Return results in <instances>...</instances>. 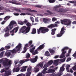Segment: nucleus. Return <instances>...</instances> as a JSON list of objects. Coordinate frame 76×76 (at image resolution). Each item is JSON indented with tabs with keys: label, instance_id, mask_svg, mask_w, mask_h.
Returning a JSON list of instances; mask_svg holds the SVG:
<instances>
[{
	"label": "nucleus",
	"instance_id": "1",
	"mask_svg": "<svg viewBox=\"0 0 76 76\" xmlns=\"http://www.w3.org/2000/svg\"><path fill=\"white\" fill-rule=\"evenodd\" d=\"M61 6L60 4H59L58 5H56L53 7V10L55 12L60 13V15H64V13H67V12H68L69 10L63 8H60ZM58 8H59V10L57 9Z\"/></svg>",
	"mask_w": 76,
	"mask_h": 76
},
{
	"label": "nucleus",
	"instance_id": "2",
	"mask_svg": "<svg viewBox=\"0 0 76 76\" xmlns=\"http://www.w3.org/2000/svg\"><path fill=\"white\" fill-rule=\"evenodd\" d=\"M16 21L13 20L11 21L8 26L4 28V31L6 33L5 34V37L9 36V33L10 31V30H12V29L13 28L14 25H16Z\"/></svg>",
	"mask_w": 76,
	"mask_h": 76
},
{
	"label": "nucleus",
	"instance_id": "3",
	"mask_svg": "<svg viewBox=\"0 0 76 76\" xmlns=\"http://www.w3.org/2000/svg\"><path fill=\"white\" fill-rule=\"evenodd\" d=\"M49 31L50 29L46 27H41L39 29H37V32L38 34H40V33L45 34Z\"/></svg>",
	"mask_w": 76,
	"mask_h": 76
},
{
	"label": "nucleus",
	"instance_id": "4",
	"mask_svg": "<svg viewBox=\"0 0 76 76\" xmlns=\"http://www.w3.org/2000/svg\"><path fill=\"white\" fill-rule=\"evenodd\" d=\"M8 59L7 58H5L4 60L1 59L0 60V62L3 61L2 63L3 64L4 66H5V67H7V66H9L11 65V62H12V61H8Z\"/></svg>",
	"mask_w": 76,
	"mask_h": 76
},
{
	"label": "nucleus",
	"instance_id": "5",
	"mask_svg": "<svg viewBox=\"0 0 76 76\" xmlns=\"http://www.w3.org/2000/svg\"><path fill=\"white\" fill-rule=\"evenodd\" d=\"M22 46V45L20 43H19L15 48L11 51V52L12 53L15 54L16 53V52H18V51H20V48H21V47Z\"/></svg>",
	"mask_w": 76,
	"mask_h": 76
},
{
	"label": "nucleus",
	"instance_id": "6",
	"mask_svg": "<svg viewBox=\"0 0 76 76\" xmlns=\"http://www.w3.org/2000/svg\"><path fill=\"white\" fill-rule=\"evenodd\" d=\"M71 22L72 21L69 19H64L63 20H61V23H62V24H63L64 23H64V25H67V26H69L70 25Z\"/></svg>",
	"mask_w": 76,
	"mask_h": 76
},
{
	"label": "nucleus",
	"instance_id": "7",
	"mask_svg": "<svg viewBox=\"0 0 76 76\" xmlns=\"http://www.w3.org/2000/svg\"><path fill=\"white\" fill-rule=\"evenodd\" d=\"M69 48L68 47H65L62 49L61 51H62V53L61 56H60L61 58H63L65 57V54L66 53V51H64V50H69Z\"/></svg>",
	"mask_w": 76,
	"mask_h": 76
},
{
	"label": "nucleus",
	"instance_id": "8",
	"mask_svg": "<svg viewBox=\"0 0 76 76\" xmlns=\"http://www.w3.org/2000/svg\"><path fill=\"white\" fill-rule=\"evenodd\" d=\"M65 31H66V28H64V27L62 28L60 31V34H58L57 35V37H61V36L64 34L65 32Z\"/></svg>",
	"mask_w": 76,
	"mask_h": 76
},
{
	"label": "nucleus",
	"instance_id": "9",
	"mask_svg": "<svg viewBox=\"0 0 76 76\" xmlns=\"http://www.w3.org/2000/svg\"><path fill=\"white\" fill-rule=\"evenodd\" d=\"M47 67H48V65L47 64H45L43 67V68H44V69L43 71L42 72V73H43V74H45V73H47Z\"/></svg>",
	"mask_w": 76,
	"mask_h": 76
},
{
	"label": "nucleus",
	"instance_id": "10",
	"mask_svg": "<svg viewBox=\"0 0 76 76\" xmlns=\"http://www.w3.org/2000/svg\"><path fill=\"white\" fill-rule=\"evenodd\" d=\"M17 1L15 0H10V1H8V3H10L12 4H16L17 5H20V4L19 3H17Z\"/></svg>",
	"mask_w": 76,
	"mask_h": 76
},
{
	"label": "nucleus",
	"instance_id": "11",
	"mask_svg": "<svg viewBox=\"0 0 76 76\" xmlns=\"http://www.w3.org/2000/svg\"><path fill=\"white\" fill-rule=\"evenodd\" d=\"M31 29V27H26L24 31H22V33H25V34H27L29 32Z\"/></svg>",
	"mask_w": 76,
	"mask_h": 76
},
{
	"label": "nucleus",
	"instance_id": "12",
	"mask_svg": "<svg viewBox=\"0 0 76 76\" xmlns=\"http://www.w3.org/2000/svg\"><path fill=\"white\" fill-rule=\"evenodd\" d=\"M57 24L56 23L51 24L50 25L48 26H47V28H50V29H52L53 28H55L56 26H57Z\"/></svg>",
	"mask_w": 76,
	"mask_h": 76
},
{
	"label": "nucleus",
	"instance_id": "13",
	"mask_svg": "<svg viewBox=\"0 0 76 76\" xmlns=\"http://www.w3.org/2000/svg\"><path fill=\"white\" fill-rule=\"evenodd\" d=\"M18 29H19V27H17L14 28V29H13L12 31H10V32L11 33L12 32L13 33H16L17 32H18Z\"/></svg>",
	"mask_w": 76,
	"mask_h": 76
},
{
	"label": "nucleus",
	"instance_id": "14",
	"mask_svg": "<svg viewBox=\"0 0 76 76\" xmlns=\"http://www.w3.org/2000/svg\"><path fill=\"white\" fill-rule=\"evenodd\" d=\"M37 59H38V56H36L34 58H33L30 60L32 63H35L37 61Z\"/></svg>",
	"mask_w": 76,
	"mask_h": 76
},
{
	"label": "nucleus",
	"instance_id": "15",
	"mask_svg": "<svg viewBox=\"0 0 76 76\" xmlns=\"http://www.w3.org/2000/svg\"><path fill=\"white\" fill-rule=\"evenodd\" d=\"M20 70V68L19 67H17L16 68H14L12 70L13 72H18Z\"/></svg>",
	"mask_w": 76,
	"mask_h": 76
},
{
	"label": "nucleus",
	"instance_id": "16",
	"mask_svg": "<svg viewBox=\"0 0 76 76\" xmlns=\"http://www.w3.org/2000/svg\"><path fill=\"white\" fill-rule=\"evenodd\" d=\"M10 50H7L6 51V53L5 54V56H8V57H10L11 56V53L9 52Z\"/></svg>",
	"mask_w": 76,
	"mask_h": 76
},
{
	"label": "nucleus",
	"instance_id": "17",
	"mask_svg": "<svg viewBox=\"0 0 76 76\" xmlns=\"http://www.w3.org/2000/svg\"><path fill=\"white\" fill-rule=\"evenodd\" d=\"M25 10H28L30 12H34V13H37V11L31 10V9L29 8H26Z\"/></svg>",
	"mask_w": 76,
	"mask_h": 76
},
{
	"label": "nucleus",
	"instance_id": "18",
	"mask_svg": "<svg viewBox=\"0 0 76 76\" xmlns=\"http://www.w3.org/2000/svg\"><path fill=\"white\" fill-rule=\"evenodd\" d=\"M27 67H28V66H26L22 67V69L20 70V72H25V71H26V68H27Z\"/></svg>",
	"mask_w": 76,
	"mask_h": 76
},
{
	"label": "nucleus",
	"instance_id": "19",
	"mask_svg": "<svg viewBox=\"0 0 76 76\" xmlns=\"http://www.w3.org/2000/svg\"><path fill=\"white\" fill-rule=\"evenodd\" d=\"M32 42H33L32 40H30L28 42V45L30 46V47H34V45L32 44Z\"/></svg>",
	"mask_w": 76,
	"mask_h": 76
},
{
	"label": "nucleus",
	"instance_id": "20",
	"mask_svg": "<svg viewBox=\"0 0 76 76\" xmlns=\"http://www.w3.org/2000/svg\"><path fill=\"white\" fill-rule=\"evenodd\" d=\"M54 72H55V70L54 69H49L48 72H46V73H54Z\"/></svg>",
	"mask_w": 76,
	"mask_h": 76
},
{
	"label": "nucleus",
	"instance_id": "21",
	"mask_svg": "<svg viewBox=\"0 0 76 76\" xmlns=\"http://www.w3.org/2000/svg\"><path fill=\"white\" fill-rule=\"evenodd\" d=\"M5 74L6 75V76H9L11 75V72L9 70L5 71Z\"/></svg>",
	"mask_w": 76,
	"mask_h": 76
},
{
	"label": "nucleus",
	"instance_id": "22",
	"mask_svg": "<svg viewBox=\"0 0 76 76\" xmlns=\"http://www.w3.org/2000/svg\"><path fill=\"white\" fill-rule=\"evenodd\" d=\"M29 59H26L25 61H24L23 60H22L20 61V64H23V63H24L25 62L28 61H29Z\"/></svg>",
	"mask_w": 76,
	"mask_h": 76
},
{
	"label": "nucleus",
	"instance_id": "23",
	"mask_svg": "<svg viewBox=\"0 0 76 76\" xmlns=\"http://www.w3.org/2000/svg\"><path fill=\"white\" fill-rule=\"evenodd\" d=\"M64 65H63V66L62 67H61L60 69V70H59V72H63V71H64Z\"/></svg>",
	"mask_w": 76,
	"mask_h": 76
},
{
	"label": "nucleus",
	"instance_id": "24",
	"mask_svg": "<svg viewBox=\"0 0 76 76\" xmlns=\"http://www.w3.org/2000/svg\"><path fill=\"white\" fill-rule=\"evenodd\" d=\"M26 26H23L21 28V29H20V32H21L22 33V31H24L25 29H26Z\"/></svg>",
	"mask_w": 76,
	"mask_h": 76
},
{
	"label": "nucleus",
	"instance_id": "25",
	"mask_svg": "<svg viewBox=\"0 0 76 76\" xmlns=\"http://www.w3.org/2000/svg\"><path fill=\"white\" fill-rule=\"evenodd\" d=\"M44 47H45V45H44V44H43L42 45H41L37 49V50H41V49H43L44 48Z\"/></svg>",
	"mask_w": 76,
	"mask_h": 76
},
{
	"label": "nucleus",
	"instance_id": "26",
	"mask_svg": "<svg viewBox=\"0 0 76 76\" xmlns=\"http://www.w3.org/2000/svg\"><path fill=\"white\" fill-rule=\"evenodd\" d=\"M49 20L47 18H44L43 19V22H44L45 23H48Z\"/></svg>",
	"mask_w": 76,
	"mask_h": 76
},
{
	"label": "nucleus",
	"instance_id": "27",
	"mask_svg": "<svg viewBox=\"0 0 76 76\" xmlns=\"http://www.w3.org/2000/svg\"><path fill=\"white\" fill-rule=\"evenodd\" d=\"M44 65V64L42 62H40L39 64L37 65V67H40L41 68L43 67V65Z\"/></svg>",
	"mask_w": 76,
	"mask_h": 76
},
{
	"label": "nucleus",
	"instance_id": "28",
	"mask_svg": "<svg viewBox=\"0 0 76 76\" xmlns=\"http://www.w3.org/2000/svg\"><path fill=\"white\" fill-rule=\"evenodd\" d=\"M59 60H55L54 61V64L55 66H58V61Z\"/></svg>",
	"mask_w": 76,
	"mask_h": 76
},
{
	"label": "nucleus",
	"instance_id": "29",
	"mask_svg": "<svg viewBox=\"0 0 76 76\" xmlns=\"http://www.w3.org/2000/svg\"><path fill=\"white\" fill-rule=\"evenodd\" d=\"M10 18V16H7L4 18V20H5L6 22V21H7V20H9Z\"/></svg>",
	"mask_w": 76,
	"mask_h": 76
},
{
	"label": "nucleus",
	"instance_id": "30",
	"mask_svg": "<svg viewBox=\"0 0 76 76\" xmlns=\"http://www.w3.org/2000/svg\"><path fill=\"white\" fill-rule=\"evenodd\" d=\"M31 15V14H30L29 12H27L26 14H25V13H21L20 14V15L21 16H24V15Z\"/></svg>",
	"mask_w": 76,
	"mask_h": 76
},
{
	"label": "nucleus",
	"instance_id": "31",
	"mask_svg": "<svg viewBox=\"0 0 76 76\" xmlns=\"http://www.w3.org/2000/svg\"><path fill=\"white\" fill-rule=\"evenodd\" d=\"M45 56H47V57H48V56H50V53L48 51H46L45 53Z\"/></svg>",
	"mask_w": 76,
	"mask_h": 76
},
{
	"label": "nucleus",
	"instance_id": "32",
	"mask_svg": "<svg viewBox=\"0 0 76 76\" xmlns=\"http://www.w3.org/2000/svg\"><path fill=\"white\" fill-rule=\"evenodd\" d=\"M49 50L50 53H51V54H54L55 52L54 50L52 49H49Z\"/></svg>",
	"mask_w": 76,
	"mask_h": 76
},
{
	"label": "nucleus",
	"instance_id": "33",
	"mask_svg": "<svg viewBox=\"0 0 76 76\" xmlns=\"http://www.w3.org/2000/svg\"><path fill=\"white\" fill-rule=\"evenodd\" d=\"M36 29H35V28H33L31 33L32 34H36Z\"/></svg>",
	"mask_w": 76,
	"mask_h": 76
},
{
	"label": "nucleus",
	"instance_id": "34",
	"mask_svg": "<svg viewBox=\"0 0 76 76\" xmlns=\"http://www.w3.org/2000/svg\"><path fill=\"white\" fill-rule=\"evenodd\" d=\"M31 69L32 67L31 66L29 67L27 69V71L28 72V73H29V72H31Z\"/></svg>",
	"mask_w": 76,
	"mask_h": 76
},
{
	"label": "nucleus",
	"instance_id": "35",
	"mask_svg": "<svg viewBox=\"0 0 76 76\" xmlns=\"http://www.w3.org/2000/svg\"><path fill=\"white\" fill-rule=\"evenodd\" d=\"M34 71L35 72V73H37L38 72L39 70V68H34Z\"/></svg>",
	"mask_w": 76,
	"mask_h": 76
},
{
	"label": "nucleus",
	"instance_id": "36",
	"mask_svg": "<svg viewBox=\"0 0 76 76\" xmlns=\"http://www.w3.org/2000/svg\"><path fill=\"white\" fill-rule=\"evenodd\" d=\"M26 25L27 27H31L32 26V24L29 22L26 23Z\"/></svg>",
	"mask_w": 76,
	"mask_h": 76
},
{
	"label": "nucleus",
	"instance_id": "37",
	"mask_svg": "<svg viewBox=\"0 0 76 76\" xmlns=\"http://www.w3.org/2000/svg\"><path fill=\"white\" fill-rule=\"evenodd\" d=\"M30 56L31 55L29 53H27V54H26V57L27 58H29Z\"/></svg>",
	"mask_w": 76,
	"mask_h": 76
},
{
	"label": "nucleus",
	"instance_id": "38",
	"mask_svg": "<svg viewBox=\"0 0 76 76\" xmlns=\"http://www.w3.org/2000/svg\"><path fill=\"white\" fill-rule=\"evenodd\" d=\"M23 53H26V51H27V48H26V47H25L23 48Z\"/></svg>",
	"mask_w": 76,
	"mask_h": 76
},
{
	"label": "nucleus",
	"instance_id": "39",
	"mask_svg": "<svg viewBox=\"0 0 76 76\" xmlns=\"http://www.w3.org/2000/svg\"><path fill=\"white\" fill-rule=\"evenodd\" d=\"M11 46L10 45H8L7 46H6L5 47V48L6 50H9Z\"/></svg>",
	"mask_w": 76,
	"mask_h": 76
},
{
	"label": "nucleus",
	"instance_id": "40",
	"mask_svg": "<svg viewBox=\"0 0 76 76\" xmlns=\"http://www.w3.org/2000/svg\"><path fill=\"white\" fill-rule=\"evenodd\" d=\"M53 63V61L52 60H50L49 62H48V64H49V65H51V64H52Z\"/></svg>",
	"mask_w": 76,
	"mask_h": 76
},
{
	"label": "nucleus",
	"instance_id": "41",
	"mask_svg": "<svg viewBox=\"0 0 76 76\" xmlns=\"http://www.w3.org/2000/svg\"><path fill=\"white\" fill-rule=\"evenodd\" d=\"M48 1L50 3H53L55 2V0H49Z\"/></svg>",
	"mask_w": 76,
	"mask_h": 76
},
{
	"label": "nucleus",
	"instance_id": "42",
	"mask_svg": "<svg viewBox=\"0 0 76 76\" xmlns=\"http://www.w3.org/2000/svg\"><path fill=\"white\" fill-rule=\"evenodd\" d=\"M62 75H63V73L60 72L58 73V76H61Z\"/></svg>",
	"mask_w": 76,
	"mask_h": 76
},
{
	"label": "nucleus",
	"instance_id": "43",
	"mask_svg": "<svg viewBox=\"0 0 76 76\" xmlns=\"http://www.w3.org/2000/svg\"><path fill=\"white\" fill-rule=\"evenodd\" d=\"M57 19L56 18H53L52 19V21H53V22H55V21H56V20H57Z\"/></svg>",
	"mask_w": 76,
	"mask_h": 76
},
{
	"label": "nucleus",
	"instance_id": "44",
	"mask_svg": "<svg viewBox=\"0 0 76 76\" xmlns=\"http://www.w3.org/2000/svg\"><path fill=\"white\" fill-rule=\"evenodd\" d=\"M15 10L16 12H22L21 10L18 9H15Z\"/></svg>",
	"mask_w": 76,
	"mask_h": 76
},
{
	"label": "nucleus",
	"instance_id": "45",
	"mask_svg": "<svg viewBox=\"0 0 76 76\" xmlns=\"http://www.w3.org/2000/svg\"><path fill=\"white\" fill-rule=\"evenodd\" d=\"M18 23L19 24H20V25H23L24 23H23V22L22 21H19Z\"/></svg>",
	"mask_w": 76,
	"mask_h": 76
},
{
	"label": "nucleus",
	"instance_id": "46",
	"mask_svg": "<svg viewBox=\"0 0 76 76\" xmlns=\"http://www.w3.org/2000/svg\"><path fill=\"white\" fill-rule=\"evenodd\" d=\"M5 10H6V12H10V10L9 9L7 8H4Z\"/></svg>",
	"mask_w": 76,
	"mask_h": 76
},
{
	"label": "nucleus",
	"instance_id": "47",
	"mask_svg": "<svg viewBox=\"0 0 76 76\" xmlns=\"http://www.w3.org/2000/svg\"><path fill=\"white\" fill-rule=\"evenodd\" d=\"M57 30V28H53L51 30V31L52 32H56V31Z\"/></svg>",
	"mask_w": 76,
	"mask_h": 76
},
{
	"label": "nucleus",
	"instance_id": "48",
	"mask_svg": "<svg viewBox=\"0 0 76 76\" xmlns=\"http://www.w3.org/2000/svg\"><path fill=\"white\" fill-rule=\"evenodd\" d=\"M31 74V72H28L26 73V76H30Z\"/></svg>",
	"mask_w": 76,
	"mask_h": 76
},
{
	"label": "nucleus",
	"instance_id": "49",
	"mask_svg": "<svg viewBox=\"0 0 76 76\" xmlns=\"http://www.w3.org/2000/svg\"><path fill=\"white\" fill-rule=\"evenodd\" d=\"M30 19L33 23H34V20L33 17H30Z\"/></svg>",
	"mask_w": 76,
	"mask_h": 76
},
{
	"label": "nucleus",
	"instance_id": "50",
	"mask_svg": "<svg viewBox=\"0 0 76 76\" xmlns=\"http://www.w3.org/2000/svg\"><path fill=\"white\" fill-rule=\"evenodd\" d=\"M47 12H48V13H49L50 14V15H53V13L51 12L49 10H47L46 11Z\"/></svg>",
	"mask_w": 76,
	"mask_h": 76
},
{
	"label": "nucleus",
	"instance_id": "51",
	"mask_svg": "<svg viewBox=\"0 0 76 76\" xmlns=\"http://www.w3.org/2000/svg\"><path fill=\"white\" fill-rule=\"evenodd\" d=\"M4 54V52H2L0 54V57H3V54Z\"/></svg>",
	"mask_w": 76,
	"mask_h": 76
},
{
	"label": "nucleus",
	"instance_id": "52",
	"mask_svg": "<svg viewBox=\"0 0 76 76\" xmlns=\"http://www.w3.org/2000/svg\"><path fill=\"white\" fill-rule=\"evenodd\" d=\"M23 23H25V24H26L28 22V20H25L23 21Z\"/></svg>",
	"mask_w": 76,
	"mask_h": 76
},
{
	"label": "nucleus",
	"instance_id": "53",
	"mask_svg": "<svg viewBox=\"0 0 76 76\" xmlns=\"http://www.w3.org/2000/svg\"><path fill=\"white\" fill-rule=\"evenodd\" d=\"M5 72V70L4 69H3L1 70V73H3V72Z\"/></svg>",
	"mask_w": 76,
	"mask_h": 76
},
{
	"label": "nucleus",
	"instance_id": "54",
	"mask_svg": "<svg viewBox=\"0 0 76 76\" xmlns=\"http://www.w3.org/2000/svg\"><path fill=\"white\" fill-rule=\"evenodd\" d=\"M71 58H68L67 59L66 61L68 62L69 61H70V60H71Z\"/></svg>",
	"mask_w": 76,
	"mask_h": 76
},
{
	"label": "nucleus",
	"instance_id": "55",
	"mask_svg": "<svg viewBox=\"0 0 76 76\" xmlns=\"http://www.w3.org/2000/svg\"><path fill=\"white\" fill-rule=\"evenodd\" d=\"M35 7H37L38 8H41V5H35Z\"/></svg>",
	"mask_w": 76,
	"mask_h": 76
},
{
	"label": "nucleus",
	"instance_id": "56",
	"mask_svg": "<svg viewBox=\"0 0 76 76\" xmlns=\"http://www.w3.org/2000/svg\"><path fill=\"white\" fill-rule=\"evenodd\" d=\"M72 69L74 70H76V65H75L74 66H73L72 68Z\"/></svg>",
	"mask_w": 76,
	"mask_h": 76
},
{
	"label": "nucleus",
	"instance_id": "57",
	"mask_svg": "<svg viewBox=\"0 0 76 76\" xmlns=\"http://www.w3.org/2000/svg\"><path fill=\"white\" fill-rule=\"evenodd\" d=\"M19 61L16 60L14 62L15 64H17L18 63H19Z\"/></svg>",
	"mask_w": 76,
	"mask_h": 76
},
{
	"label": "nucleus",
	"instance_id": "58",
	"mask_svg": "<svg viewBox=\"0 0 76 76\" xmlns=\"http://www.w3.org/2000/svg\"><path fill=\"white\" fill-rule=\"evenodd\" d=\"M71 51H72V49H70L68 51V54H70L71 53Z\"/></svg>",
	"mask_w": 76,
	"mask_h": 76
},
{
	"label": "nucleus",
	"instance_id": "59",
	"mask_svg": "<svg viewBox=\"0 0 76 76\" xmlns=\"http://www.w3.org/2000/svg\"><path fill=\"white\" fill-rule=\"evenodd\" d=\"M3 50H4V48H2L0 49V51H3Z\"/></svg>",
	"mask_w": 76,
	"mask_h": 76
},
{
	"label": "nucleus",
	"instance_id": "60",
	"mask_svg": "<svg viewBox=\"0 0 76 76\" xmlns=\"http://www.w3.org/2000/svg\"><path fill=\"white\" fill-rule=\"evenodd\" d=\"M3 9H4V7H0V11L2 10Z\"/></svg>",
	"mask_w": 76,
	"mask_h": 76
},
{
	"label": "nucleus",
	"instance_id": "61",
	"mask_svg": "<svg viewBox=\"0 0 76 76\" xmlns=\"http://www.w3.org/2000/svg\"><path fill=\"white\" fill-rule=\"evenodd\" d=\"M14 15L15 16H19V14L18 13H14Z\"/></svg>",
	"mask_w": 76,
	"mask_h": 76
},
{
	"label": "nucleus",
	"instance_id": "62",
	"mask_svg": "<svg viewBox=\"0 0 76 76\" xmlns=\"http://www.w3.org/2000/svg\"><path fill=\"white\" fill-rule=\"evenodd\" d=\"M6 22V21L5 20L3 21L2 22H1V24L2 25H4V23Z\"/></svg>",
	"mask_w": 76,
	"mask_h": 76
},
{
	"label": "nucleus",
	"instance_id": "63",
	"mask_svg": "<svg viewBox=\"0 0 76 76\" xmlns=\"http://www.w3.org/2000/svg\"><path fill=\"white\" fill-rule=\"evenodd\" d=\"M38 53H36L34 51H33V52L32 53V54L33 55H35V54H37Z\"/></svg>",
	"mask_w": 76,
	"mask_h": 76
},
{
	"label": "nucleus",
	"instance_id": "64",
	"mask_svg": "<svg viewBox=\"0 0 76 76\" xmlns=\"http://www.w3.org/2000/svg\"><path fill=\"white\" fill-rule=\"evenodd\" d=\"M72 24H76V21H74L72 22Z\"/></svg>",
	"mask_w": 76,
	"mask_h": 76
}]
</instances>
